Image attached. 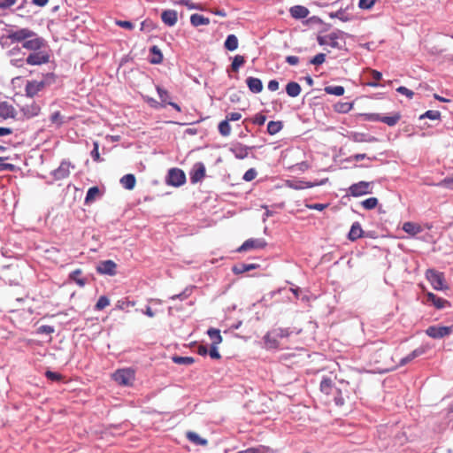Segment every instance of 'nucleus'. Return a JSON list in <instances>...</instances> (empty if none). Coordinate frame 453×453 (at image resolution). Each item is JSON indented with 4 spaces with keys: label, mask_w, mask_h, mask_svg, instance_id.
Masks as SVG:
<instances>
[{
    "label": "nucleus",
    "mask_w": 453,
    "mask_h": 453,
    "mask_svg": "<svg viewBox=\"0 0 453 453\" xmlns=\"http://www.w3.org/2000/svg\"><path fill=\"white\" fill-rule=\"evenodd\" d=\"M30 65L47 63L50 58L51 50L44 39L30 32Z\"/></svg>",
    "instance_id": "obj_1"
},
{
    "label": "nucleus",
    "mask_w": 453,
    "mask_h": 453,
    "mask_svg": "<svg viewBox=\"0 0 453 453\" xmlns=\"http://www.w3.org/2000/svg\"><path fill=\"white\" fill-rule=\"evenodd\" d=\"M370 361L374 363L380 372H389L398 367L393 360L390 351L382 347L372 350Z\"/></svg>",
    "instance_id": "obj_2"
},
{
    "label": "nucleus",
    "mask_w": 453,
    "mask_h": 453,
    "mask_svg": "<svg viewBox=\"0 0 453 453\" xmlns=\"http://www.w3.org/2000/svg\"><path fill=\"white\" fill-rule=\"evenodd\" d=\"M291 332L288 328L275 327L265 335V345L268 349H277L281 345V341L288 339Z\"/></svg>",
    "instance_id": "obj_3"
},
{
    "label": "nucleus",
    "mask_w": 453,
    "mask_h": 453,
    "mask_svg": "<svg viewBox=\"0 0 453 453\" xmlns=\"http://www.w3.org/2000/svg\"><path fill=\"white\" fill-rule=\"evenodd\" d=\"M343 35H344L343 32L338 30L336 32H332L324 36H319L317 38V40H318V42L319 45H322V46L326 45L333 49H341L342 48L341 42H343Z\"/></svg>",
    "instance_id": "obj_4"
},
{
    "label": "nucleus",
    "mask_w": 453,
    "mask_h": 453,
    "mask_svg": "<svg viewBox=\"0 0 453 453\" xmlns=\"http://www.w3.org/2000/svg\"><path fill=\"white\" fill-rule=\"evenodd\" d=\"M112 379L120 386L130 387L134 381V371L132 368L119 369L112 374Z\"/></svg>",
    "instance_id": "obj_5"
},
{
    "label": "nucleus",
    "mask_w": 453,
    "mask_h": 453,
    "mask_svg": "<svg viewBox=\"0 0 453 453\" xmlns=\"http://www.w3.org/2000/svg\"><path fill=\"white\" fill-rule=\"evenodd\" d=\"M186 180L187 177H185L183 171L173 167L169 169L165 182L168 186L178 188L182 186Z\"/></svg>",
    "instance_id": "obj_6"
},
{
    "label": "nucleus",
    "mask_w": 453,
    "mask_h": 453,
    "mask_svg": "<svg viewBox=\"0 0 453 453\" xmlns=\"http://www.w3.org/2000/svg\"><path fill=\"white\" fill-rule=\"evenodd\" d=\"M426 279L435 290L447 289L448 287L445 284L443 273L434 269H428L426 271Z\"/></svg>",
    "instance_id": "obj_7"
},
{
    "label": "nucleus",
    "mask_w": 453,
    "mask_h": 453,
    "mask_svg": "<svg viewBox=\"0 0 453 453\" xmlns=\"http://www.w3.org/2000/svg\"><path fill=\"white\" fill-rule=\"evenodd\" d=\"M453 332V326H429L426 334L432 339H442Z\"/></svg>",
    "instance_id": "obj_8"
},
{
    "label": "nucleus",
    "mask_w": 453,
    "mask_h": 453,
    "mask_svg": "<svg viewBox=\"0 0 453 453\" xmlns=\"http://www.w3.org/2000/svg\"><path fill=\"white\" fill-rule=\"evenodd\" d=\"M54 82V75L51 73H48L40 80H33L30 81V96L35 95L40 89H42L46 84H51Z\"/></svg>",
    "instance_id": "obj_9"
},
{
    "label": "nucleus",
    "mask_w": 453,
    "mask_h": 453,
    "mask_svg": "<svg viewBox=\"0 0 453 453\" xmlns=\"http://www.w3.org/2000/svg\"><path fill=\"white\" fill-rule=\"evenodd\" d=\"M267 245L264 238H250L244 242L241 247L237 249L238 252H244L254 249H263Z\"/></svg>",
    "instance_id": "obj_10"
},
{
    "label": "nucleus",
    "mask_w": 453,
    "mask_h": 453,
    "mask_svg": "<svg viewBox=\"0 0 453 453\" xmlns=\"http://www.w3.org/2000/svg\"><path fill=\"white\" fill-rule=\"evenodd\" d=\"M71 168H73V165H71L70 162L64 160L60 163V165L52 172V176L57 180L68 178Z\"/></svg>",
    "instance_id": "obj_11"
},
{
    "label": "nucleus",
    "mask_w": 453,
    "mask_h": 453,
    "mask_svg": "<svg viewBox=\"0 0 453 453\" xmlns=\"http://www.w3.org/2000/svg\"><path fill=\"white\" fill-rule=\"evenodd\" d=\"M370 193V182L360 181L351 185L349 188V194L354 197L361 196Z\"/></svg>",
    "instance_id": "obj_12"
},
{
    "label": "nucleus",
    "mask_w": 453,
    "mask_h": 453,
    "mask_svg": "<svg viewBox=\"0 0 453 453\" xmlns=\"http://www.w3.org/2000/svg\"><path fill=\"white\" fill-rule=\"evenodd\" d=\"M116 269L117 265L111 259L104 260L99 264V265L96 266L97 273L110 276H113L116 274Z\"/></svg>",
    "instance_id": "obj_13"
},
{
    "label": "nucleus",
    "mask_w": 453,
    "mask_h": 453,
    "mask_svg": "<svg viewBox=\"0 0 453 453\" xmlns=\"http://www.w3.org/2000/svg\"><path fill=\"white\" fill-rule=\"evenodd\" d=\"M12 42L20 43L21 47L28 50V31L27 29L18 30L9 35Z\"/></svg>",
    "instance_id": "obj_14"
},
{
    "label": "nucleus",
    "mask_w": 453,
    "mask_h": 453,
    "mask_svg": "<svg viewBox=\"0 0 453 453\" xmlns=\"http://www.w3.org/2000/svg\"><path fill=\"white\" fill-rule=\"evenodd\" d=\"M205 176V166L203 163L194 165L191 173L190 180L192 183L201 181Z\"/></svg>",
    "instance_id": "obj_15"
},
{
    "label": "nucleus",
    "mask_w": 453,
    "mask_h": 453,
    "mask_svg": "<svg viewBox=\"0 0 453 453\" xmlns=\"http://www.w3.org/2000/svg\"><path fill=\"white\" fill-rule=\"evenodd\" d=\"M161 18L166 26L174 27L178 21V13L174 10H166L163 12Z\"/></svg>",
    "instance_id": "obj_16"
},
{
    "label": "nucleus",
    "mask_w": 453,
    "mask_h": 453,
    "mask_svg": "<svg viewBox=\"0 0 453 453\" xmlns=\"http://www.w3.org/2000/svg\"><path fill=\"white\" fill-rule=\"evenodd\" d=\"M15 108L7 102L0 103V118L3 119H13L15 117Z\"/></svg>",
    "instance_id": "obj_17"
},
{
    "label": "nucleus",
    "mask_w": 453,
    "mask_h": 453,
    "mask_svg": "<svg viewBox=\"0 0 453 453\" xmlns=\"http://www.w3.org/2000/svg\"><path fill=\"white\" fill-rule=\"evenodd\" d=\"M230 151L237 158L243 159L249 155L250 148L242 143H237L230 148Z\"/></svg>",
    "instance_id": "obj_18"
},
{
    "label": "nucleus",
    "mask_w": 453,
    "mask_h": 453,
    "mask_svg": "<svg viewBox=\"0 0 453 453\" xmlns=\"http://www.w3.org/2000/svg\"><path fill=\"white\" fill-rule=\"evenodd\" d=\"M246 84L250 90L254 94L261 93L264 88L262 81L258 78L249 77L246 79Z\"/></svg>",
    "instance_id": "obj_19"
},
{
    "label": "nucleus",
    "mask_w": 453,
    "mask_h": 453,
    "mask_svg": "<svg viewBox=\"0 0 453 453\" xmlns=\"http://www.w3.org/2000/svg\"><path fill=\"white\" fill-rule=\"evenodd\" d=\"M374 119L385 123L389 127H394L401 119V114L399 112H395L392 116L376 115Z\"/></svg>",
    "instance_id": "obj_20"
},
{
    "label": "nucleus",
    "mask_w": 453,
    "mask_h": 453,
    "mask_svg": "<svg viewBox=\"0 0 453 453\" xmlns=\"http://www.w3.org/2000/svg\"><path fill=\"white\" fill-rule=\"evenodd\" d=\"M426 351V349L425 347H419V348L416 349L415 350H413L412 352H411L405 357L402 358L399 365H397L403 366V365L408 364L409 362H412L416 357L425 354Z\"/></svg>",
    "instance_id": "obj_21"
},
{
    "label": "nucleus",
    "mask_w": 453,
    "mask_h": 453,
    "mask_svg": "<svg viewBox=\"0 0 453 453\" xmlns=\"http://www.w3.org/2000/svg\"><path fill=\"white\" fill-rule=\"evenodd\" d=\"M289 13L294 19H303L309 14L308 9L303 5H294L290 7Z\"/></svg>",
    "instance_id": "obj_22"
},
{
    "label": "nucleus",
    "mask_w": 453,
    "mask_h": 453,
    "mask_svg": "<svg viewBox=\"0 0 453 453\" xmlns=\"http://www.w3.org/2000/svg\"><path fill=\"white\" fill-rule=\"evenodd\" d=\"M364 234V230L361 226L360 223L355 222L351 225L350 231L348 234L349 239L351 242H355L356 240L361 238Z\"/></svg>",
    "instance_id": "obj_23"
},
{
    "label": "nucleus",
    "mask_w": 453,
    "mask_h": 453,
    "mask_svg": "<svg viewBox=\"0 0 453 453\" xmlns=\"http://www.w3.org/2000/svg\"><path fill=\"white\" fill-rule=\"evenodd\" d=\"M427 300L430 303H434V305L437 309H442V308L446 307L447 305H449V302L448 300L441 298V297L437 296L435 294L431 293V292L427 293Z\"/></svg>",
    "instance_id": "obj_24"
},
{
    "label": "nucleus",
    "mask_w": 453,
    "mask_h": 453,
    "mask_svg": "<svg viewBox=\"0 0 453 453\" xmlns=\"http://www.w3.org/2000/svg\"><path fill=\"white\" fill-rule=\"evenodd\" d=\"M403 230L411 235H417L423 231L422 226L418 223L406 222L403 224Z\"/></svg>",
    "instance_id": "obj_25"
},
{
    "label": "nucleus",
    "mask_w": 453,
    "mask_h": 453,
    "mask_svg": "<svg viewBox=\"0 0 453 453\" xmlns=\"http://www.w3.org/2000/svg\"><path fill=\"white\" fill-rule=\"evenodd\" d=\"M320 391L326 394V395H330L335 392L337 389L334 387L333 381L329 378H324L319 384Z\"/></svg>",
    "instance_id": "obj_26"
},
{
    "label": "nucleus",
    "mask_w": 453,
    "mask_h": 453,
    "mask_svg": "<svg viewBox=\"0 0 453 453\" xmlns=\"http://www.w3.org/2000/svg\"><path fill=\"white\" fill-rule=\"evenodd\" d=\"M157 92L159 98H161L162 102L165 104H168L171 107H173L174 110H176L177 111H180V108L177 104H175L173 102H167V98L169 96H168V92L165 89H164L163 88H161L159 86H157Z\"/></svg>",
    "instance_id": "obj_27"
},
{
    "label": "nucleus",
    "mask_w": 453,
    "mask_h": 453,
    "mask_svg": "<svg viewBox=\"0 0 453 453\" xmlns=\"http://www.w3.org/2000/svg\"><path fill=\"white\" fill-rule=\"evenodd\" d=\"M190 23L193 27H198L200 26H207L210 20L207 17L202 16V14H191Z\"/></svg>",
    "instance_id": "obj_28"
},
{
    "label": "nucleus",
    "mask_w": 453,
    "mask_h": 453,
    "mask_svg": "<svg viewBox=\"0 0 453 453\" xmlns=\"http://www.w3.org/2000/svg\"><path fill=\"white\" fill-rule=\"evenodd\" d=\"M286 91L288 96H299L302 92V88L300 84L291 81L286 86Z\"/></svg>",
    "instance_id": "obj_29"
},
{
    "label": "nucleus",
    "mask_w": 453,
    "mask_h": 453,
    "mask_svg": "<svg viewBox=\"0 0 453 453\" xmlns=\"http://www.w3.org/2000/svg\"><path fill=\"white\" fill-rule=\"evenodd\" d=\"M81 269H75L69 274V280L75 281L80 287H83L86 283V280L81 277Z\"/></svg>",
    "instance_id": "obj_30"
},
{
    "label": "nucleus",
    "mask_w": 453,
    "mask_h": 453,
    "mask_svg": "<svg viewBox=\"0 0 453 453\" xmlns=\"http://www.w3.org/2000/svg\"><path fill=\"white\" fill-rule=\"evenodd\" d=\"M119 181L122 187L132 189L135 185V177L133 174H127L121 177Z\"/></svg>",
    "instance_id": "obj_31"
},
{
    "label": "nucleus",
    "mask_w": 453,
    "mask_h": 453,
    "mask_svg": "<svg viewBox=\"0 0 453 453\" xmlns=\"http://www.w3.org/2000/svg\"><path fill=\"white\" fill-rule=\"evenodd\" d=\"M239 41L238 37L234 35H229L225 42V48L228 50H236L238 49Z\"/></svg>",
    "instance_id": "obj_32"
},
{
    "label": "nucleus",
    "mask_w": 453,
    "mask_h": 453,
    "mask_svg": "<svg viewBox=\"0 0 453 453\" xmlns=\"http://www.w3.org/2000/svg\"><path fill=\"white\" fill-rule=\"evenodd\" d=\"M150 53H151L150 63H152V64L162 63V61L164 59L163 54H162V51L157 46H153L150 49Z\"/></svg>",
    "instance_id": "obj_33"
},
{
    "label": "nucleus",
    "mask_w": 453,
    "mask_h": 453,
    "mask_svg": "<svg viewBox=\"0 0 453 453\" xmlns=\"http://www.w3.org/2000/svg\"><path fill=\"white\" fill-rule=\"evenodd\" d=\"M187 438L188 439V441H192L193 443L196 444V445H206L207 444V441L205 439H203L200 437V435L193 431H188L187 433Z\"/></svg>",
    "instance_id": "obj_34"
},
{
    "label": "nucleus",
    "mask_w": 453,
    "mask_h": 453,
    "mask_svg": "<svg viewBox=\"0 0 453 453\" xmlns=\"http://www.w3.org/2000/svg\"><path fill=\"white\" fill-rule=\"evenodd\" d=\"M245 63V59L243 56L236 55L234 57L231 63V71L234 73H238L240 67Z\"/></svg>",
    "instance_id": "obj_35"
},
{
    "label": "nucleus",
    "mask_w": 453,
    "mask_h": 453,
    "mask_svg": "<svg viewBox=\"0 0 453 453\" xmlns=\"http://www.w3.org/2000/svg\"><path fill=\"white\" fill-rule=\"evenodd\" d=\"M207 334L209 338L212 340V344L218 345L221 342L222 338L220 336V333L219 329L216 328H209L207 331Z\"/></svg>",
    "instance_id": "obj_36"
},
{
    "label": "nucleus",
    "mask_w": 453,
    "mask_h": 453,
    "mask_svg": "<svg viewBox=\"0 0 453 453\" xmlns=\"http://www.w3.org/2000/svg\"><path fill=\"white\" fill-rule=\"evenodd\" d=\"M325 91L328 95H333L336 96H341L344 93V88L341 85L337 86H326L325 88Z\"/></svg>",
    "instance_id": "obj_37"
},
{
    "label": "nucleus",
    "mask_w": 453,
    "mask_h": 453,
    "mask_svg": "<svg viewBox=\"0 0 453 453\" xmlns=\"http://www.w3.org/2000/svg\"><path fill=\"white\" fill-rule=\"evenodd\" d=\"M218 129L220 134L226 137L231 133V127L229 125V121H227L226 119L224 120H221L219 123Z\"/></svg>",
    "instance_id": "obj_38"
},
{
    "label": "nucleus",
    "mask_w": 453,
    "mask_h": 453,
    "mask_svg": "<svg viewBox=\"0 0 453 453\" xmlns=\"http://www.w3.org/2000/svg\"><path fill=\"white\" fill-rule=\"evenodd\" d=\"M282 128L280 121L270 120L267 124V132L270 134H275L280 132Z\"/></svg>",
    "instance_id": "obj_39"
},
{
    "label": "nucleus",
    "mask_w": 453,
    "mask_h": 453,
    "mask_svg": "<svg viewBox=\"0 0 453 453\" xmlns=\"http://www.w3.org/2000/svg\"><path fill=\"white\" fill-rule=\"evenodd\" d=\"M172 362L178 364V365H190L195 362V360L191 357L174 356V357H172Z\"/></svg>",
    "instance_id": "obj_40"
},
{
    "label": "nucleus",
    "mask_w": 453,
    "mask_h": 453,
    "mask_svg": "<svg viewBox=\"0 0 453 453\" xmlns=\"http://www.w3.org/2000/svg\"><path fill=\"white\" fill-rule=\"evenodd\" d=\"M100 194V189L97 187L89 188L85 196V203H90L95 201L96 197Z\"/></svg>",
    "instance_id": "obj_41"
},
{
    "label": "nucleus",
    "mask_w": 453,
    "mask_h": 453,
    "mask_svg": "<svg viewBox=\"0 0 453 453\" xmlns=\"http://www.w3.org/2000/svg\"><path fill=\"white\" fill-rule=\"evenodd\" d=\"M353 107L352 103L344 102V103H337L334 105V110L339 113H348L351 111Z\"/></svg>",
    "instance_id": "obj_42"
},
{
    "label": "nucleus",
    "mask_w": 453,
    "mask_h": 453,
    "mask_svg": "<svg viewBox=\"0 0 453 453\" xmlns=\"http://www.w3.org/2000/svg\"><path fill=\"white\" fill-rule=\"evenodd\" d=\"M257 267V265H256V264H249V265L242 264L239 266L234 267L233 271L235 272L236 273H242L244 272L254 270Z\"/></svg>",
    "instance_id": "obj_43"
},
{
    "label": "nucleus",
    "mask_w": 453,
    "mask_h": 453,
    "mask_svg": "<svg viewBox=\"0 0 453 453\" xmlns=\"http://www.w3.org/2000/svg\"><path fill=\"white\" fill-rule=\"evenodd\" d=\"M110 304V300L106 296H101L95 304V310L102 311Z\"/></svg>",
    "instance_id": "obj_44"
},
{
    "label": "nucleus",
    "mask_w": 453,
    "mask_h": 453,
    "mask_svg": "<svg viewBox=\"0 0 453 453\" xmlns=\"http://www.w3.org/2000/svg\"><path fill=\"white\" fill-rule=\"evenodd\" d=\"M440 119L441 112L437 110H428L423 115H421V117H419V119Z\"/></svg>",
    "instance_id": "obj_45"
},
{
    "label": "nucleus",
    "mask_w": 453,
    "mask_h": 453,
    "mask_svg": "<svg viewBox=\"0 0 453 453\" xmlns=\"http://www.w3.org/2000/svg\"><path fill=\"white\" fill-rule=\"evenodd\" d=\"M438 187L443 188H449L453 190V174L443 178L438 184Z\"/></svg>",
    "instance_id": "obj_46"
},
{
    "label": "nucleus",
    "mask_w": 453,
    "mask_h": 453,
    "mask_svg": "<svg viewBox=\"0 0 453 453\" xmlns=\"http://www.w3.org/2000/svg\"><path fill=\"white\" fill-rule=\"evenodd\" d=\"M45 376L47 379L54 382H60L64 379L63 374L58 373V372L47 371L45 372Z\"/></svg>",
    "instance_id": "obj_47"
},
{
    "label": "nucleus",
    "mask_w": 453,
    "mask_h": 453,
    "mask_svg": "<svg viewBox=\"0 0 453 453\" xmlns=\"http://www.w3.org/2000/svg\"><path fill=\"white\" fill-rule=\"evenodd\" d=\"M331 395L333 396V401H334L337 406H342L344 404V396L342 395L341 389H335L334 394H332Z\"/></svg>",
    "instance_id": "obj_48"
},
{
    "label": "nucleus",
    "mask_w": 453,
    "mask_h": 453,
    "mask_svg": "<svg viewBox=\"0 0 453 453\" xmlns=\"http://www.w3.org/2000/svg\"><path fill=\"white\" fill-rule=\"evenodd\" d=\"M378 204V200L375 197H370L362 202V205L365 210H372Z\"/></svg>",
    "instance_id": "obj_49"
},
{
    "label": "nucleus",
    "mask_w": 453,
    "mask_h": 453,
    "mask_svg": "<svg viewBox=\"0 0 453 453\" xmlns=\"http://www.w3.org/2000/svg\"><path fill=\"white\" fill-rule=\"evenodd\" d=\"M370 73H372V76L374 80L373 82H368L367 83V86H370V87H378V81L381 80V73L380 72H378L376 70H370L369 71Z\"/></svg>",
    "instance_id": "obj_50"
},
{
    "label": "nucleus",
    "mask_w": 453,
    "mask_h": 453,
    "mask_svg": "<svg viewBox=\"0 0 453 453\" xmlns=\"http://www.w3.org/2000/svg\"><path fill=\"white\" fill-rule=\"evenodd\" d=\"M190 294H191V289L187 288L184 291L180 292V294L173 295V296L170 297V299L171 300L180 299L181 301L186 300L188 298Z\"/></svg>",
    "instance_id": "obj_51"
},
{
    "label": "nucleus",
    "mask_w": 453,
    "mask_h": 453,
    "mask_svg": "<svg viewBox=\"0 0 453 453\" xmlns=\"http://www.w3.org/2000/svg\"><path fill=\"white\" fill-rule=\"evenodd\" d=\"M326 61V54L325 53H319L317 54L311 61L310 63L312 65H320L324 64Z\"/></svg>",
    "instance_id": "obj_52"
},
{
    "label": "nucleus",
    "mask_w": 453,
    "mask_h": 453,
    "mask_svg": "<svg viewBox=\"0 0 453 453\" xmlns=\"http://www.w3.org/2000/svg\"><path fill=\"white\" fill-rule=\"evenodd\" d=\"M396 90L401 95H403L409 98H412L414 96L413 91H411V89H409L408 88H406L404 86L398 87Z\"/></svg>",
    "instance_id": "obj_53"
},
{
    "label": "nucleus",
    "mask_w": 453,
    "mask_h": 453,
    "mask_svg": "<svg viewBox=\"0 0 453 453\" xmlns=\"http://www.w3.org/2000/svg\"><path fill=\"white\" fill-rule=\"evenodd\" d=\"M376 0H359V7L368 10L375 4Z\"/></svg>",
    "instance_id": "obj_54"
},
{
    "label": "nucleus",
    "mask_w": 453,
    "mask_h": 453,
    "mask_svg": "<svg viewBox=\"0 0 453 453\" xmlns=\"http://www.w3.org/2000/svg\"><path fill=\"white\" fill-rule=\"evenodd\" d=\"M93 146L94 147H93V150L91 151L92 158L96 162L100 161L101 157H100V153L98 152V143H97V142H94Z\"/></svg>",
    "instance_id": "obj_55"
},
{
    "label": "nucleus",
    "mask_w": 453,
    "mask_h": 453,
    "mask_svg": "<svg viewBox=\"0 0 453 453\" xmlns=\"http://www.w3.org/2000/svg\"><path fill=\"white\" fill-rule=\"evenodd\" d=\"M238 453H266L265 447L250 448Z\"/></svg>",
    "instance_id": "obj_56"
},
{
    "label": "nucleus",
    "mask_w": 453,
    "mask_h": 453,
    "mask_svg": "<svg viewBox=\"0 0 453 453\" xmlns=\"http://www.w3.org/2000/svg\"><path fill=\"white\" fill-rule=\"evenodd\" d=\"M256 176H257L256 171L253 168H250V170L245 172V173L243 175V179L246 181H250V180H254L256 178Z\"/></svg>",
    "instance_id": "obj_57"
},
{
    "label": "nucleus",
    "mask_w": 453,
    "mask_h": 453,
    "mask_svg": "<svg viewBox=\"0 0 453 453\" xmlns=\"http://www.w3.org/2000/svg\"><path fill=\"white\" fill-rule=\"evenodd\" d=\"M306 207L311 210L322 211L327 207V204H326V203H312V204H307Z\"/></svg>",
    "instance_id": "obj_58"
},
{
    "label": "nucleus",
    "mask_w": 453,
    "mask_h": 453,
    "mask_svg": "<svg viewBox=\"0 0 453 453\" xmlns=\"http://www.w3.org/2000/svg\"><path fill=\"white\" fill-rule=\"evenodd\" d=\"M208 353H209V356H211V357L212 359H219L220 358V355L218 351L217 345H215V344L211 345V348L208 351Z\"/></svg>",
    "instance_id": "obj_59"
},
{
    "label": "nucleus",
    "mask_w": 453,
    "mask_h": 453,
    "mask_svg": "<svg viewBox=\"0 0 453 453\" xmlns=\"http://www.w3.org/2000/svg\"><path fill=\"white\" fill-rule=\"evenodd\" d=\"M241 119H242V114L240 112H230L226 117V119L227 121H236Z\"/></svg>",
    "instance_id": "obj_60"
},
{
    "label": "nucleus",
    "mask_w": 453,
    "mask_h": 453,
    "mask_svg": "<svg viewBox=\"0 0 453 453\" xmlns=\"http://www.w3.org/2000/svg\"><path fill=\"white\" fill-rule=\"evenodd\" d=\"M265 116L263 114H257L253 119V123L258 126H263L265 122Z\"/></svg>",
    "instance_id": "obj_61"
},
{
    "label": "nucleus",
    "mask_w": 453,
    "mask_h": 453,
    "mask_svg": "<svg viewBox=\"0 0 453 453\" xmlns=\"http://www.w3.org/2000/svg\"><path fill=\"white\" fill-rule=\"evenodd\" d=\"M54 332V328L51 326H41L38 328V333L50 334Z\"/></svg>",
    "instance_id": "obj_62"
},
{
    "label": "nucleus",
    "mask_w": 453,
    "mask_h": 453,
    "mask_svg": "<svg viewBox=\"0 0 453 453\" xmlns=\"http://www.w3.org/2000/svg\"><path fill=\"white\" fill-rule=\"evenodd\" d=\"M16 0H0V9H6L11 5H14Z\"/></svg>",
    "instance_id": "obj_63"
},
{
    "label": "nucleus",
    "mask_w": 453,
    "mask_h": 453,
    "mask_svg": "<svg viewBox=\"0 0 453 453\" xmlns=\"http://www.w3.org/2000/svg\"><path fill=\"white\" fill-rule=\"evenodd\" d=\"M117 25L119 27H125L127 29H132L134 27L133 24L130 21L127 20H119L117 21Z\"/></svg>",
    "instance_id": "obj_64"
}]
</instances>
